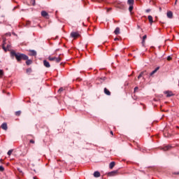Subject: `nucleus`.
Here are the masks:
<instances>
[{
	"mask_svg": "<svg viewBox=\"0 0 179 179\" xmlns=\"http://www.w3.org/2000/svg\"><path fill=\"white\" fill-rule=\"evenodd\" d=\"M10 55L11 57H15L17 62H20L22 59H23V61H26V59H29L28 55H26L25 54L20 53V52L16 53V52L15 51H11Z\"/></svg>",
	"mask_w": 179,
	"mask_h": 179,
	"instance_id": "f257e3e1",
	"label": "nucleus"
},
{
	"mask_svg": "<svg viewBox=\"0 0 179 179\" xmlns=\"http://www.w3.org/2000/svg\"><path fill=\"white\" fill-rule=\"evenodd\" d=\"M48 59L49 61H55V62H57V64H59V62H61L62 61V58L61 57H52V56H49Z\"/></svg>",
	"mask_w": 179,
	"mask_h": 179,
	"instance_id": "f03ea898",
	"label": "nucleus"
},
{
	"mask_svg": "<svg viewBox=\"0 0 179 179\" xmlns=\"http://www.w3.org/2000/svg\"><path fill=\"white\" fill-rule=\"evenodd\" d=\"M5 44H6V40L3 39L2 48L6 52V51H9V50H10V45H7V46L5 47Z\"/></svg>",
	"mask_w": 179,
	"mask_h": 179,
	"instance_id": "7ed1b4c3",
	"label": "nucleus"
},
{
	"mask_svg": "<svg viewBox=\"0 0 179 179\" xmlns=\"http://www.w3.org/2000/svg\"><path fill=\"white\" fill-rule=\"evenodd\" d=\"M71 37L73 38H78V37H80V34H79V32H71Z\"/></svg>",
	"mask_w": 179,
	"mask_h": 179,
	"instance_id": "20e7f679",
	"label": "nucleus"
},
{
	"mask_svg": "<svg viewBox=\"0 0 179 179\" xmlns=\"http://www.w3.org/2000/svg\"><path fill=\"white\" fill-rule=\"evenodd\" d=\"M41 16H43V17H45V19H50V15H48V13H47V11L45 10L41 11Z\"/></svg>",
	"mask_w": 179,
	"mask_h": 179,
	"instance_id": "39448f33",
	"label": "nucleus"
},
{
	"mask_svg": "<svg viewBox=\"0 0 179 179\" xmlns=\"http://www.w3.org/2000/svg\"><path fill=\"white\" fill-rule=\"evenodd\" d=\"M164 94H166V97H173L174 94L171 91H165Z\"/></svg>",
	"mask_w": 179,
	"mask_h": 179,
	"instance_id": "423d86ee",
	"label": "nucleus"
},
{
	"mask_svg": "<svg viewBox=\"0 0 179 179\" xmlns=\"http://www.w3.org/2000/svg\"><path fill=\"white\" fill-rule=\"evenodd\" d=\"M43 65H44V66H45V68L51 67V64H50V62H48V61H47V60H43Z\"/></svg>",
	"mask_w": 179,
	"mask_h": 179,
	"instance_id": "0eeeda50",
	"label": "nucleus"
},
{
	"mask_svg": "<svg viewBox=\"0 0 179 179\" xmlns=\"http://www.w3.org/2000/svg\"><path fill=\"white\" fill-rule=\"evenodd\" d=\"M1 127L2 128V129H3L4 131H8V124H6V122H4L1 124Z\"/></svg>",
	"mask_w": 179,
	"mask_h": 179,
	"instance_id": "6e6552de",
	"label": "nucleus"
},
{
	"mask_svg": "<svg viewBox=\"0 0 179 179\" xmlns=\"http://www.w3.org/2000/svg\"><path fill=\"white\" fill-rule=\"evenodd\" d=\"M115 174H117V171H113L111 172H109L108 173V177H114V176H115Z\"/></svg>",
	"mask_w": 179,
	"mask_h": 179,
	"instance_id": "1a4fd4ad",
	"label": "nucleus"
},
{
	"mask_svg": "<svg viewBox=\"0 0 179 179\" xmlns=\"http://www.w3.org/2000/svg\"><path fill=\"white\" fill-rule=\"evenodd\" d=\"M166 16L167 17H169V19H173V12L171 11H168L166 13Z\"/></svg>",
	"mask_w": 179,
	"mask_h": 179,
	"instance_id": "9d476101",
	"label": "nucleus"
},
{
	"mask_svg": "<svg viewBox=\"0 0 179 179\" xmlns=\"http://www.w3.org/2000/svg\"><path fill=\"white\" fill-rule=\"evenodd\" d=\"M103 92L105 94H106V96H111V92H110V90H108V89L104 88Z\"/></svg>",
	"mask_w": 179,
	"mask_h": 179,
	"instance_id": "9b49d317",
	"label": "nucleus"
},
{
	"mask_svg": "<svg viewBox=\"0 0 179 179\" xmlns=\"http://www.w3.org/2000/svg\"><path fill=\"white\" fill-rule=\"evenodd\" d=\"M159 69H160V67H157L155 70H153L150 74V76H153V75H155V73H156Z\"/></svg>",
	"mask_w": 179,
	"mask_h": 179,
	"instance_id": "f8f14e48",
	"label": "nucleus"
},
{
	"mask_svg": "<svg viewBox=\"0 0 179 179\" xmlns=\"http://www.w3.org/2000/svg\"><path fill=\"white\" fill-rule=\"evenodd\" d=\"M105 80H106V77L99 78L96 79V81L100 82L101 83H103V82Z\"/></svg>",
	"mask_w": 179,
	"mask_h": 179,
	"instance_id": "ddd939ff",
	"label": "nucleus"
},
{
	"mask_svg": "<svg viewBox=\"0 0 179 179\" xmlns=\"http://www.w3.org/2000/svg\"><path fill=\"white\" fill-rule=\"evenodd\" d=\"M170 149H171V145H166L165 147H164L162 148V150L164 151V152H166V150H170Z\"/></svg>",
	"mask_w": 179,
	"mask_h": 179,
	"instance_id": "4468645a",
	"label": "nucleus"
},
{
	"mask_svg": "<svg viewBox=\"0 0 179 179\" xmlns=\"http://www.w3.org/2000/svg\"><path fill=\"white\" fill-rule=\"evenodd\" d=\"M115 166V162H112L109 164V169H110V170H113V169H114Z\"/></svg>",
	"mask_w": 179,
	"mask_h": 179,
	"instance_id": "2eb2a0df",
	"label": "nucleus"
},
{
	"mask_svg": "<svg viewBox=\"0 0 179 179\" xmlns=\"http://www.w3.org/2000/svg\"><path fill=\"white\" fill-rule=\"evenodd\" d=\"M148 20L150 24L153 23V17L152 15H148Z\"/></svg>",
	"mask_w": 179,
	"mask_h": 179,
	"instance_id": "dca6fc26",
	"label": "nucleus"
},
{
	"mask_svg": "<svg viewBox=\"0 0 179 179\" xmlns=\"http://www.w3.org/2000/svg\"><path fill=\"white\" fill-rule=\"evenodd\" d=\"M94 177H95L96 178L100 177V172H99V171H95V172L94 173Z\"/></svg>",
	"mask_w": 179,
	"mask_h": 179,
	"instance_id": "f3484780",
	"label": "nucleus"
},
{
	"mask_svg": "<svg viewBox=\"0 0 179 179\" xmlns=\"http://www.w3.org/2000/svg\"><path fill=\"white\" fill-rule=\"evenodd\" d=\"M114 34L116 35L120 34V27H116V29L114 31Z\"/></svg>",
	"mask_w": 179,
	"mask_h": 179,
	"instance_id": "a211bd4d",
	"label": "nucleus"
},
{
	"mask_svg": "<svg viewBox=\"0 0 179 179\" xmlns=\"http://www.w3.org/2000/svg\"><path fill=\"white\" fill-rule=\"evenodd\" d=\"M26 64L27 65H31V64H33V61H31V59H26Z\"/></svg>",
	"mask_w": 179,
	"mask_h": 179,
	"instance_id": "6ab92c4d",
	"label": "nucleus"
},
{
	"mask_svg": "<svg viewBox=\"0 0 179 179\" xmlns=\"http://www.w3.org/2000/svg\"><path fill=\"white\" fill-rule=\"evenodd\" d=\"M146 38H148V36L144 35V36H143V41H142V45H145V40H146Z\"/></svg>",
	"mask_w": 179,
	"mask_h": 179,
	"instance_id": "aec40b11",
	"label": "nucleus"
},
{
	"mask_svg": "<svg viewBox=\"0 0 179 179\" xmlns=\"http://www.w3.org/2000/svg\"><path fill=\"white\" fill-rule=\"evenodd\" d=\"M30 52L32 57H36V55H37V52H36L35 50H31Z\"/></svg>",
	"mask_w": 179,
	"mask_h": 179,
	"instance_id": "412c9836",
	"label": "nucleus"
},
{
	"mask_svg": "<svg viewBox=\"0 0 179 179\" xmlns=\"http://www.w3.org/2000/svg\"><path fill=\"white\" fill-rule=\"evenodd\" d=\"M127 3H128V5H134V0H128Z\"/></svg>",
	"mask_w": 179,
	"mask_h": 179,
	"instance_id": "4be33fe9",
	"label": "nucleus"
},
{
	"mask_svg": "<svg viewBox=\"0 0 179 179\" xmlns=\"http://www.w3.org/2000/svg\"><path fill=\"white\" fill-rule=\"evenodd\" d=\"M133 10H134V5H130L129 7V12H132Z\"/></svg>",
	"mask_w": 179,
	"mask_h": 179,
	"instance_id": "5701e85b",
	"label": "nucleus"
},
{
	"mask_svg": "<svg viewBox=\"0 0 179 179\" xmlns=\"http://www.w3.org/2000/svg\"><path fill=\"white\" fill-rule=\"evenodd\" d=\"M21 114H22V111L20 110L15 112V115H17V117H19V115H20Z\"/></svg>",
	"mask_w": 179,
	"mask_h": 179,
	"instance_id": "b1692460",
	"label": "nucleus"
},
{
	"mask_svg": "<svg viewBox=\"0 0 179 179\" xmlns=\"http://www.w3.org/2000/svg\"><path fill=\"white\" fill-rule=\"evenodd\" d=\"M13 152V150H10L8 151L7 155H8V156H10V155H12V152Z\"/></svg>",
	"mask_w": 179,
	"mask_h": 179,
	"instance_id": "393cba45",
	"label": "nucleus"
},
{
	"mask_svg": "<svg viewBox=\"0 0 179 179\" xmlns=\"http://www.w3.org/2000/svg\"><path fill=\"white\" fill-rule=\"evenodd\" d=\"M142 76H143V72H141L139 76H138V79H141V78H142Z\"/></svg>",
	"mask_w": 179,
	"mask_h": 179,
	"instance_id": "a878e982",
	"label": "nucleus"
},
{
	"mask_svg": "<svg viewBox=\"0 0 179 179\" xmlns=\"http://www.w3.org/2000/svg\"><path fill=\"white\" fill-rule=\"evenodd\" d=\"M31 68H29L27 69V73H31Z\"/></svg>",
	"mask_w": 179,
	"mask_h": 179,
	"instance_id": "bb28decb",
	"label": "nucleus"
},
{
	"mask_svg": "<svg viewBox=\"0 0 179 179\" xmlns=\"http://www.w3.org/2000/svg\"><path fill=\"white\" fill-rule=\"evenodd\" d=\"M2 76H3V71L0 70V78H2Z\"/></svg>",
	"mask_w": 179,
	"mask_h": 179,
	"instance_id": "cd10ccee",
	"label": "nucleus"
},
{
	"mask_svg": "<svg viewBox=\"0 0 179 179\" xmlns=\"http://www.w3.org/2000/svg\"><path fill=\"white\" fill-rule=\"evenodd\" d=\"M171 59H173V57L171 56L167 57V61H171Z\"/></svg>",
	"mask_w": 179,
	"mask_h": 179,
	"instance_id": "c85d7f7f",
	"label": "nucleus"
},
{
	"mask_svg": "<svg viewBox=\"0 0 179 179\" xmlns=\"http://www.w3.org/2000/svg\"><path fill=\"white\" fill-rule=\"evenodd\" d=\"M0 171H5V168H3L2 166H0Z\"/></svg>",
	"mask_w": 179,
	"mask_h": 179,
	"instance_id": "c756f323",
	"label": "nucleus"
},
{
	"mask_svg": "<svg viewBox=\"0 0 179 179\" xmlns=\"http://www.w3.org/2000/svg\"><path fill=\"white\" fill-rule=\"evenodd\" d=\"M138 89H139V87H136L134 88V93H136V91H137Z\"/></svg>",
	"mask_w": 179,
	"mask_h": 179,
	"instance_id": "7c9ffc66",
	"label": "nucleus"
},
{
	"mask_svg": "<svg viewBox=\"0 0 179 179\" xmlns=\"http://www.w3.org/2000/svg\"><path fill=\"white\" fill-rule=\"evenodd\" d=\"M58 92H64V88L61 87L60 89H59Z\"/></svg>",
	"mask_w": 179,
	"mask_h": 179,
	"instance_id": "2f4dec72",
	"label": "nucleus"
},
{
	"mask_svg": "<svg viewBox=\"0 0 179 179\" xmlns=\"http://www.w3.org/2000/svg\"><path fill=\"white\" fill-rule=\"evenodd\" d=\"M17 171H19V173H23V171H22V169H20V168L17 169Z\"/></svg>",
	"mask_w": 179,
	"mask_h": 179,
	"instance_id": "473e14b6",
	"label": "nucleus"
},
{
	"mask_svg": "<svg viewBox=\"0 0 179 179\" xmlns=\"http://www.w3.org/2000/svg\"><path fill=\"white\" fill-rule=\"evenodd\" d=\"M29 142H30L31 143H32V144H34V143H35L34 140H30Z\"/></svg>",
	"mask_w": 179,
	"mask_h": 179,
	"instance_id": "72a5a7b5",
	"label": "nucleus"
},
{
	"mask_svg": "<svg viewBox=\"0 0 179 179\" xmlns=\"http://www.w3.org/2000/svg\"><path fill=\"white\" fill-rule=\"evenodd\" d=\"M145 12H146L147 13H149V12H150V9H147V10H145Z\"/></svg>",
	"mask_w": 179,
	"mask_h": 179,
	"instance_id": "f704fd0d",
	"label": "nucleus"
},
{
	"mask_svg": "<svg viewBox=\"0 0 179 179\" xmlns=\"http://www.w3.org/2000/svg\"><path fill=\"white\" fill-rule=\"evenodd\" d=\"M6 35L9 36H12V34L10 33H7V34H6Z\"/></svg>",
	"mask_w": 179,
	"mask_h": 179,
	"instance_id": "c9c22d12",
	"label": "nucleus"
},
{
	"mask_svg": "<svg viewBox=\"0 0 179 179\" xmlns=\"http://www.w3.org/2000/svg\"><path fill=\"white\" fill-rule=\"evenodd\" d=\"M110 135H114V133L113 132V131H110Z\"/></svg>",
	"mask_w": 179,
	"mask_h": 179,
	"instance_id": "e433bc0d",
	"label": "nucleus"
},
{
	"mask_svg": "<svg viewBox=\"0 0 179 179\" xmlns=\"http://www.w3.org/2000/svg\"><path fill=\"white\" fill-rule=\"evenodd\" d=\"M118 40V38H115V41H117Z\"/></svg>",
	"mask_w": 179,
	"mask_h": 179,
	"instance_id": "4c0bfd02",
	"label": "nucleus"
},
{
	"mask_svg": "<svg viewBox=\"0 0 179 179\" xmlns=\"http://www.w3.org/2000/svg\"><path fill=\"white\" fill-rule=\"evenodd\" d=\"M108 10H111V8H108Z\"/></svg>",
	"mask_w": 179,
	"mask_h": 179,
	"instance_id": "58836bf2",
	"label": "nucleus"
},
{
	"mask_svg": "<svg viewBox=\"0 0 179 179\" xmlns=\"http://www.w3.org/2000/svg\"><path fill=\"white\" fill-rule=\"evenodd\" d=\"M176 3H177V0H176V2H175V4H176Z\"/></svg>",
	"mask_w": 179,
	"mask_h": 179,
	"instance_id": "ea45409f",
	"label": "nucleus"
},
{
	"mask_svg": "<svg viewBox=\"0 0 179 179\" xmlns=\"http://www.w3.org/2000/svg\"><path fill=\"white\" fill-rule=\"evenodd\" d=\"M177 174H179V173H178Z\"/></svg>",
	"mask_w": 179,
	"mask_h": 179,
	"instance_id": "a19ab883",
	"label": "nucleus"
}]
</instances>
